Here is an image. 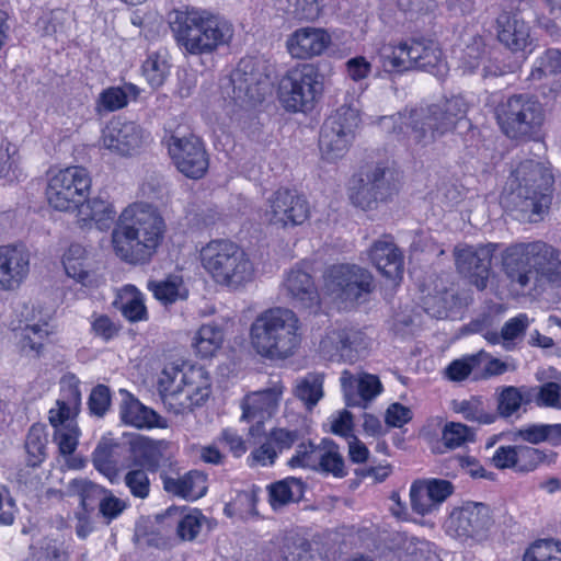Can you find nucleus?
Wrapping results in <instances>:
<instances>
[{
    "instance_id": "50",
    "label": "nucleus",
    "mask_w": 561,
    "mask_h": 561,
    "mask_svg": "<svg viewBox=\"0 0 561 561\" xmlns=\"http://www.w3.org/2000/svg\"><path fill=\"white\" fill-rule=\"evenodd\" d=\"M141 69L144 77L151 88L161 87L169 77L171 69L168 53L160 50L148 54Z\"/></svg>"
},
{
    "instance_id": "8",
    "label": "nucleus",
    "mask_w": 561,
    "mask_h": 561,
    "mask_svg": "<svg viewBox=\"0 0 561 561\" xmlns=\"http://www.w3.org/2000/svg\"><path fill=\"white\" fill-rule=\"evenodd\" d=\"M202 266L220 285L238 288L254 277V266L241 247L230 240L209 241L201 250Z\"/></svg>"
},
{
    "instance_id": "44",
    "label": "nucleus",
    "mask_w": 561,
    "mask_h": 561,
    "mask_svg": "<svg viewBox=\"0 0 561 561\" xmlns=\"http://www.w3.org/2000/svg\"><path fill=\"white\" fill-rule=\"evenodd\" d=\"M140 94V89L130 82L119 87H111L103 90L96 101V111L115 112L125 107L130 100H136Z\"/></svg>"
},
{
    "instance_id": "60",
    "label": "nucleus",
    "mask_w": 561,
    "mask_h": 561,
    "mask_svg": "<svg viewBox=\"0 0 561 561\" xmlns=\"http://www.w3.org/2000/svg\"><path fill=\"white\" fill-rule=\"evenodd\" d=\"M523 561H561V542L553 539L537 540L526 550Z\"/></svg>"
},
{
    "instance_id": "56",
    "label": "nucleus",
    "mask_w": 561,
    "mask_h": 561,
    "mask_svg": "<svg viewBox=\"0 0 561 561\" xmlns=\"http://www.w3.org/2000/svg\"><path fill=\"white\" fill-rule=\"evenodd\" d=\"M31 549L35 561H67L69 558L68 547L59 539L43 538Z\"/></svg>"
},
{
    "instance_id": "51",
    "label": "nucleus",
    "mask_w": 561,
    "mask_h": 561,
    "mask_svg": "<svg viewBox=\"0 0 561 561\" xmlns=\"http://www.w3.org/2000/svg\"><path fill=\"white\" fill-rule=\"evenodd\" d=\"M68 493L78 496L82 508L89 511L94 507L96 502H101L107 490L88 479L80 478L72 479L68 483Z\"/></svg>"
},
{
    "instance_id": "45",
    "label": "nucleus",
    "mask_w": 561,
    "mask_h": 561,
    "mask_svg": "<svg viewBox=\"0 0 561 561\" xmlns=\"http://www.w3.org/2000/svg\"><path fill=\"white\" fill-rule=\"evenodd\" d=\"M454 412L460 414L466 421L479 425H489L497 420V413L489 409L482 397L471 396L469 399L455 400Z\"/></svg>"
},
{
    "instance_id": "21",
    "label": "nucleus",
    "mask_w": 561,
    "mask_h": 561,
    "mask_svg": "<svg viewBox=\"0 0 561 561\" xmlns=\"http://www.w3.org/2000/svg\"><path fill=\"white\" fill-rule=\"evenodd\" d=\"M150 133L135 122L112 119L102 131L103 147L122 157L140 153L150 142Z\"/></svg>"
},
{
    "instance_id": "10",
    "label": "nucleus",
    "mask_w": 561,
    "mask_h": 561,
    "mask_svg": "<svg viewBox=\"0 0 561 561\" xmlns=\"http://www.w3.org/2000/svg\"><path fill=\"white\" fill-rule=\"evenodd\" d=\"M360 123L359 101L354 96H345L344 103L324 121L319 137L321 157L328 162L343 158L353 140Z\"/></svg>"
},
{
    "instance_id": "62",
    "label": "nucleus",
    "mask_w": 561,
    "mask_h": 561,
    "mask_svg": "<svg viewBox=\"0 0 561 561\" xmlns=\"http://www.w3.org/2000/svg\"><path fill=\"white\" fill-rule=\"evenodd\" d=\"M442 439L447 448L456 449L473 442L474 431L462 423L447 422L442 432Z\"/></svg>"
},
{
    "instance_id": "63",
    "label": "nucleus",
    "mask_w": 561,
    "mask_h": 561,
    "mask_svg": "<svg viewBox=\"0 0 561 561\" xmlns=\"http://www.w3.org/2000/svg\"><path fill=\"white\" fill-rule=\"evenodd\" d=\"M425 490L421 480L414 481L410 488L411 507L413 512L422 516L430 515L439 507L434 497Z\"/></svg>"
},
{
    "instance_id": "28",
    "label": "nucleus",
    "mask_w": 561,
    "mask_h": 561,
    "mask_svg": "<svg viewBox=\"0 0 561 561\" xmlns=\"http://www.w3.org/2000/svg\"><path fill=\"white\" fill-rule=\"evenodd\" d=\"M499 42L512 53L528 57L536 48L530 24L520 13L503 12L496 19Z\"/></svg>"
},
{
    "instance_id": "47",
    "label": "nucleus",
    "mask_w": 561,
    "mask_h": 561,
    "mask_svg": "<svg viewBox=\"0 0 561 561\" xmlns=\"http://www.w3.org/2000/svg\"><path fill=\"white\" fill-rule=\"evenodd\" d=\"M305 482L295 477H287L268 485L271 506L276 510L291 502H298L305 493Z\"/></svg>"
},
{
    "instance_id": "29",
    "label": "nucleus",
    "mask_w": 561,
    "mask_h": 561,
    "mask_svg": "<svg viewBox=\"0 0 561 561\" xmlns=\"http://www.w3.org/2000/svg\"><path fill=\"white\" fill-rule=\"evenodd\" d=\"M306 436H309L306 420L294 427H274L267 433L265 442L252 453V456L263 466L273 465L278 453L289 450Z\"/></svg>"
},
{
    "instance_id": "1",
    "label": "nucleus",
    "mask_w": 561,
    "mask_h": 561,
    "mask_svg": "<svg viewBox=\"0 0 561 561\" xmlns=\"http://www.w3.org/2000/svg\"><path fill=\"white\" fill-rule=\"evenodd\" d=\"M165 221L151 204L136 202L119 214L112 230L115 255L131 265L148 264L157 254L165 234Z\"/></svg>"
},
{
    "instance_id": "5",
    "label": "nucleus",
    "mask_w": 561,
    "mask_h": 561,
    "mask_svg": "<svg viewBox=\"0 0 561 561\" xmlns=\"http://www.w3.org/2000/svg\"><path fill=\"white\" fill-rule=\"evenodd\" d=\"M170 27L178 46L184 54L194 56L213 54L233 37L229 21L194 7L174 10L170 14Z\"/></svg>"
},
{
    "instance_id": "11",
    "label": "nucleus",
    "mask_w": 561,
    "mask_h": 561,
    "mask_svg": "<svg viewBox=\"0 0 561 561\" xmlns=\"http://www.w3.org/2000/svg\"><path fill=\"white\" fill-rule=\"evenodd\" d=\"M374 288L373 274L357 264H333L323 273V293L345 307L366 301Z\"/></svg>"
},
{
    "instance_id": "7",
    "label": "nucleus",
    "mask_w": 561,
    "mask_h": 561,
    "mask_svg": "<svg viewBox=\"0 0 561 561\" xmlns=\"http://www.w3.org/2000/svg\"><path fill=\"white\" fill-rule=\"evenodd\" d=\"M158 387L168 411L184 414L207 401L211 392V378L202 366H169L162 370Z\"/></svg>"
},
{
    "instance_id": "46",
    "label": "nucleus",
    "mask_w": 561,
    "mask_h": 561,
    "mask_svg": "<svg viewBox=\"0 0 561 561\" xmlns=\"http://www.w3.org/2000/svg\"><path fill=\"white\" fill-rule=\"evenodd\" d=\"M147 287L153 297L164 306L188 297V289L184 284L183 277L178 274L168 275L162 280H151Z\"/></svg>"
},
{
    "instance_id": "48",
    "label": "nucleus",
    "mask_w": 561,
    "mask_h": 561,
    "mask_svg": "<svg viewBox=\"0 0 561 561\" xmlns=\"http://www.w3.org/2000/svg\"><path fill=\"white\" fill-rule=\"evenodd\" d=\"M314 471L343 478L347 474L344 459L337 444L323 438L320 443Z\"/></svg>"
},
{
    "instance_id": "12",
    "label": "nucleus",
    "mask_w": 561,
    "mask_h": 561,
    "mask_svg": "<svg viewBox=\"0 0 561 561\" xmlns=\"http://www.w3.org/2000/svg\"><path fill=\"white\" fill-rule=\"evenodd\" d=\"M323 92V82L318 69L310 64H299L282 77L278 99L287 112H311Z\"/></svg>"
},
{
    "instance_id": "40",
    "label": "nucleus",
    "mask_w": 561,
    "mask_h": 561,
    "mask_svg": "<svg viewBox=\"0 0 561 561\" xmlns=\"http://www.w3.org/2000/svg\"><path fill=\"white\" fill-rule=\"evenodd\" d=\"M513 440H522L531 445L548 443L552 447L561 446V424L529 423L520 426L512 434Z\"/></svg>"
},
{
    "instance_id": "52",
    "label": "nucleus",
    "mask_w": 561,
    "mask_h": 561,
    "mask_svg": "<svg viewBox=\"0 0 561 561\" xmlns=\"http://www.w3.org/2000/svg\"><path fill=\"white\" fill-rule=\"evenodd\" d=\"M559 73H561V51L549 48L535 59L527 80L535 83Z\"/></svg>"
},
{
    "instance_id": "9",
    "label": "nucleus",
    "mask_w": 561,
    "mask_h": 561,
    "mask_svg": "<svg viewBox=\"0 0 561 561\" xmlns=\"http://www.w3.org/2000/svg\"><path fill=\"white\" fill-rule=\"evenodd\" d=\"M80 385L76 375H65L60 380L56 404L48 412V420L54 428V442L62 455H71L79 443L80 430L77 416L81 408Z\"/></svg>"
},
{
    "instance_id": "23",
    "label": "nucleus",
    "mask_w": 561,
    "mask_h": 561,
    "mask_svg": "<svg viewBox=\"0 0 561 561\" xmlns=\"http://www.w3.org/2000/svg\"><path fill=\"white\" fill-rule=\"evenodd\" d=\"M311 272L310 263L296 264L286 273L283 289L296 308L316 312L320 308V295Z\"/></svg>"
},
{
    "instance_id": "24",
    "label": "nucleus",
    "mask_w": 561,
    "mask_h": 561,
    "mask_svg": "<svg viewBox=\"0 0 561 561\" xmlns=\"http://www.w3.org/2000/svg\"><path fill=\"white\" fill-rule=\"evenodd\" d=\"M146 447L145 445L128 447L112 439H103L92 454V462L100 473L106 477L111 483H115L119 471L130 467L135 455H139V450Z\"/></svg>"
},
{
    "instance_id": "38",
    "label": "nucleus",
    "mask_w": 561,
    "mask_h": 561,
    "mask_svg": "<svg viewBox=\"0 0 561 561\" xmlns=\"http://www.w3.org/2000/svg\"><path fill=\"white\" fill-rule=\"evenodd\" d=\"M62 265L66 274L84 287L98 286V275L89 268L87 250L72 243L62 256Z\"/></svg>"
},
{
    "instance_id": "55",
    "label": "nucleus",
    "mask_w": 561,
    "mask_h": 561,
    "mask_svg": "<svg viewBox=\"0 0 561 561\" xmlns=\"http://www.w3.org/2000/svg\"><path fill=\"white\" fill-rule=\"evenodd\" d=\"M489 58L486 46L482 37H474L462 50L459 57V68L463 73H474L482 70Z\"/></svg>"
},
{
    "instance_id": "19",
    "label": "nucleus",
    "mask_w": 561,
    "mask_h": 561,
    "mask_svg": "<svg viewBox=\"0 0 561 561\" xmlns=\"http://www.w3.org/2000/svg\"><path fill=\"white\" fill-rule=\"evenodd\" d=\"M388 169L383 163L367 167L358 180V185L351 194L352 203L364 209H374L378 203L387 202L397 192L398 187L392 181V174L388 176Z\"/></svg>"
},
{
    "instance_id": "18",
    "label": "nucleus",
    "mask_w": 561,
    "mask_h": 561,
    "mask_svg": "<svg viewBox=\"0 0 561 561\" xmlns=\"http://www.w3.org/2000/svg\"><path fill=\"white\" fill-rule=\"evenodd\" d=\"M501 247L502 244L494 242L457 245L454 250L457 271L478 290H484L491 275L493 255Z\"/></svg>"
},
{
    "instance_id": "2",
    "label": "nucleus",
    "mask_w": 561,
    "mask_h": 561,
    "mask_svg": "<svg viewBox=\"0 0 561 561\" xmlns=\"http://www.w3.org/2000/svg\"><path fill=\"white\" fill-rule=\"evenodd\" d=\"M501 271L520 291L561 286V250L542 241H519L503 245Z\"/></svg>"
},
{
    "instance_id": "36",
    "label": "nucleus",
    "mask_w": 561,
    "mask_h": 561,
    "mask_svg": "<svg viewBox=\"0 0 561 561\" xmlns=\"http://www.w3.org/2000/svg\"><path fill=\"white\" fill-rule=\"evenodd\" d=\"M378 61L388 75H401L412 70L410 38L390 39L377 49Z\"/></svg>"
},
{
    "instance_id": "54",
    "label": "nucleus",
    "mask_w": 561,
    "mask_h": 561,
    "mask_svg": "<svg viewBox=\"0 0 561 561\" xmlns=\"http://www.w3.org/2000/svg\"><path fill=\"white\" fill-rule=\"evenodd\" d=\"M47 433L42 424H33L26 435L25 450L27 463L31 467L39 466L46 458Z\"/></svg>"
},
{
    "instance_id": "13",
    "label": "nucleus",
    "mask_w": 561,
    "mask_h": 561,
    "mask_svg": "<svg viewBox=\"0 0 561 561\" xmlns=\"http://www.w3.org/2000/svg\"><path fill=\"white\" fill-rule=\"evenodd\" d=\"M495 117L507 137L524 139L538 133L543 122V111L534 96L514 94L495 107Z\"/></svg>"
},
{
    "instance_id": "22",
    "label": "nucleus",
    "mask_w": 561,
    "mask_h": 561,
    "mask_svg": "<svg viewBox=\"0 0 561 561\" xmlns=\"http://www.w3.org/2000/svg\"><path fill=\"white\" fill-rule=\"evenodd\" d=\"M266 220L282 228L302 225L310 217L309 203L305 196L289 188H278L267 199Z\"/></svg>"
},
{
    "instance_id": "17",
    "label": "nucleus",
    "mask_w": 561,
    "mask_h": 561,
    "mask_svg": "<svg viewBox=\"0 0 561 561\" xmlns=\"http://www.w3.org/2000/svg\"><path fill=\"white\" fill-rule=\"evenodd\" d=\"M371 340L355 328L343 327L329 330L320 341L321 354L330 360L353 364L368 354Z\"/></svg>"
},
{
    "instance_id": "15",
    "label": "nucleus",
    "mask_w": 561,
    "mask_h": 561,
    "mask_svg": "<svg viewBox=\"0 0 561 561\" xmlns=\"http://www.w3.org/2000/svg\"><path fill=\"white\" fill-rule=\"evenodd\" d=\"M494 520L488 505L467 502L454 508L445 522L446 533L463 542H481L489 538Z\"/></svg>"
},
{
    "instance_id": "57",
    "label": "nucleus",
    "mask_w": 561,
    "mask_h": 561,
    "mask_svg": "<svg viewBox=\"0 0 561 561\" xmlns=\"http://www.w3.org/2000/svg\"><path fill=\"white\" fill-rule=\"evenodd\" d=\"M531 322L533 319L525 312L508 319L502 327L503 348L513 351L517 345V341L522 340Z\"/></svg>"
},
{
    "instance_id": "3",
    "label": "nucleus",
    "mask_w": 561,
    "mask_h": 561,
    "mask_svg": "<svg viewBox=\"0 0 561 561\" xmlns=\"http://www.w3.org/2000/svg\"><path fill=\"white\" fill-rule=\"evenodd\" d=\"M468 104L461 95H453L426 107L412 108L380 118V125L399 139L405 136L415 144L426 145L451 130L466 119Z\"/></svg>"
},
{
    "instance_id": "39",
    "label": "nucleus",
    "mask_w": 561,
    "mask_h": 561,
    "mask_svg": "<svg viewBox=\"0 0 561 561\" xmlns=\"http://www.w3.org/2000/svg\"><path fill=\"white\" fill-rule=\"evenodd\" d=\"M123 399L119 405V417L126 425L136 428H150L158 425L159 415L144 405L127 391H121Z\"/></svg>"
},
{
    "instance_id": "49",
    "label": "nucleus",
    "mask_w": 561,
    "mask_h": 561,
    "mask_svg": "<svg viewBox=\"0 0 561 561\" xmlns=\"http://www.w3.org/2000/svg\"><path fill=\"white\" fill-rule=\"evenodd\" d=\"M121 312L130 322L147 320L148 312L145 306V297L135 285H125L119 295Z\"/></svg>"
},
{
    "instance_id": "53",
    "label": "nucleus",
    "mask_w": 561,
    "mask_h": 561,
    "mask_svg": "<svg viewBox=\"0 0 561 561\" xmlns=\"http://www.w3.org/2000/svg\"><path fill=\"white\" fill-rule=\"evenodd\" d=\"M23 172L20 168L18 147L3 138L0 140V180L5 182L20 181Z\"/></svg>"
},
{
    "instance_id": "14",
    "label": "nucleus",
    "mask_w": 561,
    "mask_h": 561,
    "mask_svg": "<svg viewBox=\"0 0 561 561\" xmlns=\"http://www.w3.org/2000/svg\"><path fill=\"white\" fill-rule=\"evenodd\" d=\"M91 185L92 178L85 168L72 165L60 169L48 179V204L59 211L76 209L88 197Z\"/></svg>"
},
{
    "instance_id": "58",
    "label": "nucleus",
    "mask_w": 561,
    "mask_h": 561,
    "mask_svg": "<svg viewBox=\"0 0 561 561\" xmlns=\"http://www.w3.org/2000/svg\"><path fill=\"white\" fill-rule=\"evenodd\" d=\"M323 377L320 374H308L296 386L295 394L312 409L323 396Z\"/></svg>"
},
{
    "instance_id": "33",
    "label": "nucleus",
    "mask_w": 561,
    "mask_h": 561,
    "mask_svg": "<svg viewBox=\"0 0 561 561\" xmlns=\"http://www.w3.org/2000/svg\"><path fill=\"white\" fill-rule=\"evenodd\" d=\"M340 380L347 407L365 409L382 392L379 378L371 374L353 375L345 370Z\"/></svg>"
},
{
    "instance_id": "27",
    "label": "nucleus",
    "mask_w": 561,
    "mask_h": 561,
    "mask_svg": "<svg viewBox=\"0 0 561 561\" xmlns=\"http://www.w3.org/2000/svg\"><path fill=\"white\" fill-rule=\"evenodd\" d=\"M261 561H321V556L307 539L293 534H279L263 546Z\"/></svg>"
},
{
    "instance_id": "20",
    "label": "nucleus",
    "mask_w": 561,
    "mask_h": 561,
    "mask_svg": "<svg viewBox=\"0 0 561 561\" xmlns=\"http://www.w3.org/2000/svg\"><path fill=\"white\" fill-rule=\"evenodd\" d=\"M167 147L176 169L185 176L197 180L205 175L209 160L204 142L198 137L171 135L167 139Z\"/></svg>"
},
{
    "instance_id": "31",
    "label": "nucleus",
    "mask_w": 561,
    "mask_h": 561,
    "mask_svg": "<svg viewBox=\"0 0 561 561\" xmlns=\"http://www.w3.org/2000/svg\"><path fill=\"white\" fill-rule=\"evenodd\" d=\"M368 257L380 274L398 286L404 272L403 254L396 245L392 237L386 236L373 243Z\"/></svg>"
},
{
    "instance_id": "32",
    "label": "nucleus",
    "mask_w": 561,
    "mask_h": 561,
    "mask_svg": "<svg viewBox=\"0 0 561 561\" xmlns=\"http://www.w3.org/2000/svg\"><path fill=\"white\" fill-rule=\"evenodd\" d=\"M412 70L426 71L439 80L447 77L449 66L439 45L426 38H410Z\"/></svg>"
},
{
    "instance_id": "42",
    "label": "nucleus",
    "mask_w": 561,
    "mask_h": 561,
    "mask_svg": "<svg viewBox=\"0 0 561 561\" xmlns=\"http://www.w3.org/2000/svg\"><path fill=\"white\" fill-rule=\"evenodd\" d=\"M164 489L169 493L194 501L206 494V477L197 470H192L179 479L165 480Z\"/></svg>"
},
{
    "instance_id": "41",
    "label": "nucleus",
    "mask_w": 561,
    "mask_h": 561,
    "mask_svg": "<svg viewBox=\"0 0 561 561\" xmlns=\"http://www.w3.org/2000/svg\"><path fill=\"white\" fill-rule=\"evenodd\" d=\"M224 341V327L216 322H209L201 325L196 331L192 346L201 358H210L221 348Z\"/></svg>"
},
{
    "instance_id": "25",
    "label": "nucleus",
    "mask_w": 561,
    "mask_h": 561,
    "mask_svg": "<svg viewBox=\"0 0 561 561\" xmlns=\"http://www.w3.org/2000/svg\"><path fill=\"white\" fill-rule=\"evenodd\" d=\"M19 325L13 327L18 347L22 355L38 358L44 351V343L53 333L48 321L36 319L33 306L23 305L20 310Z\"/></svg>"
},
{
    "instance_id": "61",
    "label": "nucleus",
    "mask_w": 561,
    "mask_h": 561,
    "mask_svg": "<svg viewBox=\"0 0 561 561\" xmlns=\"http://www.w3.org/2000/svg\"><path fill=\"white\" fill-rule=\"evenodd\" d=\"M401 561H438V557L432 542L410 537L404 541V556Z\"/></svg>"
},
{
    "instance_id": "43",
    "label": "nucleus",
    "mask_w": 561,
    "mask_h": 561,
    "mask_svg": "<svg viewBox=\"0 0 561 561\" xmlns=\"http://www.w3.org/2000/svg\"><path fill=\"white\" fill-rule=\"evenodd\" d=\"M168 516L178 517L176 535L181 540L192 541L201 533L206 516L198 508L190 507H169Z\"/></svg>"
},
{
    "instance_id": "16",
    "label": "nucleus",
    "mask_w": 561,
    "mask_h": 561,
    "mask_svg": "<svg viewBox=\"0 0 561 561\" xmlns=\"http://www.w3.org/2000/svg\"><path fill=\"white\" fill-rule=\"evenodd\" d=\"M231 83L240 106L261 103L271 90L268 68L259 58H242L231 75Z\"/></svg>"
},
{
    "instance_id": "26",
    "label": "nucleus",
    "mask_w": 561,
    "mask_h": 561,
    "mask_svg": "<svg viewBox=\"0 0 561 561\" xmlns=\"http://www.w3.org/2000/svg\"><path fill=\"white\" fill-rule=\"evenodd\" d=\"M31 253L22 243L0 247V290L13 291L27 279Z\"/></svg>"
},
{
    "instance_id": "37",
    "label": "nucleus",
    "mask_w": 561,
    "mask_h": 561,
    "mask_svg": "<svg viewBox=\"0 0 561 561\" xmlns=\"http://www.w3.org/2000/svg\"><path fill=\"white\" fill-rule=\"evenodd\" d=\"M77 209L78 222L81 228H91L92 225H95L101 231L108 230L116 216L113 204L100 197L91 199L87 197L84 202L79 204Z\"/></svg>"
},
{
    "instance_id": "35",
    "label": "nucleus",
    "mask_w": 561,
    "mask_h": 561,
    "mask_svg": "<svg viewBox=\"0 0 561 561\" xmlns=\"http://www.w3.org/2000/svg\"><path fill=\"white\" fill-rule=\"evenodd\" d=\"M139 451V455H135L130 467L127 468L124 483L134 497L144 500L150 494L147 469L154 471L158 459L156 453L148 447L141 448Z\"/></svg>"
},
{
    "instance_id": "6",
    "label": "nucleus",
    "mask_w": 561,
    "mask_h": 561,
    "mask_svg": "<svg viewBox=\"0 0 561 561\" xmlns=\"http://www.w3.org/2000/svg\"><path fill=\"white\" fill-rule=\"evenodd\" d=\"M300 321L297 314L283 307L262 311L251 323L250 342L254 351L270 359H285L299 347Z\"/></svg>"
},
{
    "instance_id": "64",
    "label": "nucleus",
    "mask_w": 561,
    "mask_h": 561,
    "mask_svg": "<svg viewBox=\"0 0 561 561\" xmlns=\"http://www.w3.org/2000/svg\"><path fill=\"white\" fill-rule=\"evenodd\" d=\"M344 68L346 79L359 84L360 93H363L368 87L365 80L371 73V62L365 56H355L345 61Z\"/></svg>"
},
{
    "instance_id": "30",
    "label": "nucleus",
    "mask_w": 561,
    "mask_h": 561,
    "mask_svg": "<svg viewBox=\"0 0 561 561\" xmlns=\"http://www.w3.org/2000/svg\"><path fill=\"white\" fill-rule=\"evenodd\" d=\"M331 44L332 36L325 28L304 26L287 36L286 49L294 59L309 60L323 55Z\"/></svg>"
},
{
    "instance_id": "34",
    "label": "nucleus",
    "mask_w": 561,
    "mask_h": 561,
    "mask_svg": "<svg viewBox=\"0 0 561 561\" xmlns=\"http://www.w3.org/2000/svg\"><path fill=\"white\" fill-rule=\"evenodd\" d=\"M282 394L280 383L247 394L241 402V419L257 424L263 423L277 412Z\"/></svg>"
},
{
    "instance_id": "4",
    "label": "nucleus",
    "mask_w": 561,
    "mask_h": 561,
    "mask_svg": "<svg viewBox=\"0 0 561 561\" xmlns=\"http://www.w3.org/2000/svg\"><path fill=\"white\" fill-rule=\"evenodd\" d=\"M554 176L549 162L528 159L512 172L501 195L506 211L518 213V219L536 221L551 204Z\"/></svg>"
},
{
    "instance_id": "59",
    "label": "nucleus",
    "mask_w": 561,
    "mask_h": 561,
    "mask_svg": "<svg viewBox=\"0 0 561 561\" xmlns=\"http://www.w3.org/2000/svg\"><path fill=\"white\" fill-rule=\"evenodd\" d=\"M320 444L316 445L306 436L296 445L295 454L288 459V467L311 469L314 471Z\"/></svg>"
}]
</instances>
